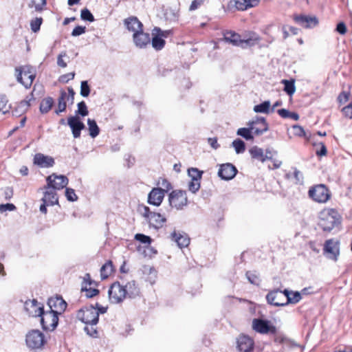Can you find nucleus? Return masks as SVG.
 Returning a JSON list of instances; mask_svg holds the SVG:
<instances>
[{
	"instance_id": "1",
	"label": "nucleus",
	"mask_w": 352,
	"mask_h": 352,
	"mask_svg": "<svg viewBox=\"0 0 352 352\" xmlns=\"http://www.w3.org/2000/svg\"><path fill=\"white\" fill-rule=\"evenodd\" d=\"M223 39L234 46L241 47L243 49L254 46L260 41V38L255 32H250L247 38H241L240 34L232 31H228L224 34Z\"/></svg>"
},
{
	"instance_id": "2",
	"label": "nucleus",
	"mask_w": 352,
	"mask_h": 352,
	"mask_svg": "<svg viewBox=\"0 0 352 352\" xmlns=\"http://www.w3.org/2000/svg\"><path fill=\"white\" fill-rule=\"evenodd\" d=\"M319 226L324 230L330 232L341 223V217L333 208L324 209L320 213Z\"/></svg>"
},
{
	"instance_id": "3",
	"label": "nucleus",
	"mask_w": 352,
	"mask_h": 352,
	"mask_svg": "<svg viewBox=\"0 0 352 352\" xmlns=\"http://www.w3.org/2000/svg\"><path fill=\"white\" fill-rule=\"evenodd\" d=\"M17 81L25 88L31 87L35 77L36 71L33 67L25 65L15 69Z\"/></svg>"
},
{
	"instance_id": "4",
	"label": "nucleus",
	"mask_w": 352,
	"mask_h": 352,
	"mask_svg": "<svg viewBox=\"0 0 352 352\" xmlns=\"http://www.w3.org/2000/svg\"><path fill=\"white\" fill-rule=\"evenodd\" d=\"M76 318L87 325H96L98 322V314L96 307L90 305L78 311Z\"/></svg>"
},
{
	"instance_id": "5",
	"label": "nucleus",
	"mask_w": 352,
	"mask_h": 352,
	"mask_svg": "<svg viewBox=\"0 0 352 352\" xmlns=\"http://www.w3.org/2000/svg\"><path fill=\"white\" fill-rule=\"evenodd\" d=\"M309 196L316 202L326 203L331 197V192L324 184H318L309 190Z\"/></svg>"
},
{
	"instance_id": "6",
	"label": "nucleus",
	"mask_w": 352,
	"mask_h": 352,
	"mask_svg": "<svg viewBox=\"0 0 352 352\" xmlns=\"http://www.w3.org/2000/svg\"><path fill=\"white\" fill-rule=\"evenodd\" d=\"M58 314L53 312L52 311H44L41 317V324L45 331H54L58 324Z\"/></svg>"
},
{
	"instance_id": "7",
	"label": "nucleus",
	"mask_w": 352,
	"mask_h": 352,
	"mask_svg": "<svg viewBox=\"0 0 352 352\" xmlns=\"http://www.w3.org/2000/svg\"><path fill=\"white\" fill-rule=\"evenodd\" d=\"M25 342L30 349H38L45 343V336L39 330H32L27 333Z\"/></svg>"
},
{
	"instance_id": "8",
	"label": "nucleus",
	"mask_w": 352,
	"mask_h": 352,
	"mask_svg": "<svg viewBox=\"0 0 352 352\" xmlns=\"http://www.w3.org/2000/svg\"><path fill=\"white\" fill-rule=\"evenodd\" d=\"M47 185L44 187L45 189L52 188L54 190H61L67 186L69 180L68 178L63 175H58L56 173H52L49 175L47 179Z\"/></svg>"
},
{
	"instance_id": "9",
	"label": "nucleus",
	"mask_w": 352,
	"mask_h": 352,
	"mask_svg": "<svg viewBox=\"0 0 352 352\" xmlns=\"http://www.w3.org/2000/svg\"><path fill=\"white\" fill-rule=\"evenodd\" d=\"M170 206L177 210L182 209L188 204L186 192L182 190L172 191L168 197Z\"/></svg>"
},
{
	"instance_id": "10",
	"label": "nucleus",
	"mask_w": 352,
	"mask_h": 352,
	"mask_svg": "<svg viewBox=\"0 0 352 352\" xmlns=\"http://www.w3.org/2000/svg\"><path fill=\"white\" fill-rule=\"evenodd\" d=\"M109 298L113 303H120L126 298V293H124V284L116 281L113 283L108 292Z\"/></svg>"
},
{
	"instance_id": "11",
	"label": "nucleus",
	"mask_w": 352,
	"mask_h": 352,
	"mask_svg": "<svg viewBox=\"0 0 352 352\" xmlns=\"http://www.w3.org/2000/svg\"><path fill=\"white\" fill-rule=\"evenodd\" d=\"M252 329L260 333L267 334L276 333V327L270 324V322L267 320H264L262 318H254L252 320Z\"/></svg>"
},
{
	"instance_id": "12",
	"label": "nucleus",
	"mask_w": 352,
	"mask_h": 352,
	"mask_svg": "<svg viewBox=\"0 0 352 352\" xmlns=\"http://www.w3.org/2000/svg\"><path fill=\"white\" fill-rule=\"evenodd\" d=\"M324 254L327 258L336 261L340 254V242L333 239L327 240L324 245Z\"/></svg>"
},
{
	"instance_id": "13",
	"label": "nucleus",
	"mask_w": 352,
	"mask_h": 352,
	"mask_svg": "<svg viewBox=\"0 0 352 352\" xmlns=\"http://www.w3.org/2000/svg\"><path fill=\"white\" fill-rule=\"evenodd\" d=\"M267 302L276 307L285 306L286 296L284 294V290L274 289L270 292L266 296Z\"/></svg>"
},
{
	"instance_id": "14",
	"label": "nucleus",
	"mask_w": 352,
	"mask_h": 352,
	"mask_svg": "<svg viewBox=\"0 0 352 352\" xmlns=\"http://www.w3.org/2000/svg\"><path fill=\"white\" fill-rule=\"evenodd\" d=\"M47 305L50 307L49 311L60 315L66 309L67 304L60 296H56L48 299Z\"/></svg>"
},
{
	"instance_id": "15",
	"label": "nucleus",
	"mask_w": 352,
	"mask_h": 352,
	"mask_svg": "<svg viewBox=\"0 0 352 352\" xmlns=\"http://www.w3.org/2000/svg\"><path fill=\"white\" fill-rule=\"evenodd\" d=\"M294 21L304 28H314L318 25V19L315 16H308L304 14L294 15L293 17Z\"/></svg>"
},
{
	"instance_id": "16",
	"label": "nucleus",
	"mask_w": 352,
	"mask_h": 352,
	"mask_svg": "<svg viewBox=\"0 0 352 352\" xmlns=\"http://www.w3.org/2000/svg\"><path fill=\"white\" fill-rule=\"evenodd\" d=\"M67 124L70 127L74 138H80L81 131L85 128V124L78 116L68 117Z\"/></svg>"
},
{
	"instance_id": "17",
	"label": "nucleus",
	"mask_w": 352,
	"mask_h": 352,
	"mask_svg": "<svg viewBox=\"0 0 352 352\" xmlns=\"http://www.w3.org/2000/svg\"><path fill=\"white\" fill-rule=\"evenodd\" d=\"M238 170L236 168L230 163L221 164L218 171V176L223 180H230L236 175Z\"/></svg>"
},
{
	"instance_id": "18",
	"label": "nucleus",
	"mask_w": 352,
	"mask_h": 352,
	"mask_svg": "<svg viewBox=\"0 0 352 352\" xmlns=\"http://www.w3.org/2000/svg\"><path fill=\"white\" fill-rule=\"evenodd\" d=\"M24 309L29 316L32 317L40 316L44 310L43 305L38 303L36 299L25 301Z\"/></svg>"
},
{
	"instance_id": "19",
	"label": "nucleus",
	"mask_w": 352,
	"mask_h": 352,
	"mask_svg": "<svg viewBox=\"0 0 352 352\" xmlns=\"http://www.w3.org/2000/svg\"><path fill=\"white\" fill-rule=\"evenodd\" d=\"M133 40L137 47L146 48L151 44V38L148 33L142 30L136 32L133 34Z\"/></svg>"
},
{
	"instance_id": "20",
	"label": "nucleus",
	"mask_w": 352,
	"mask_h": 352,
	"mask_svg": "<svg viewBox=\"0 0 352 352\" xmlns=\"http://www.w3.org/2000/svg\"><path fill=\"white\" fill-rule=\"evenodd\" d=\"M254 345V340L248 336L242 335L237 339V348L241 352H252Z\"/></svg>"
},
{
	"instance_id": "21",
	"label": "nucleus",
	"mask_w": 352,
	"mask_h": 352,
	"mask_svg": "<svg viewBox=\"0 0 352 352\" xmlns=\"http://www.w3.org/2000/svg\"><path fill=\"white\" fill-rule=\"evenodd\" d=\"M34 164L41 168H50L52 167L55 162L52 157L39 153L34 155Z\"/></svg>"
},
{
	"instance_id": "22",
	"label": "nucleus",
	"mask_w": 352,
	"mask_h": 352,
	"mask_svg": "<svg viewBox=\"0 0 352 352\" xmlns=\"http://www.w3.org/2000/svg\"><path fill=\"white\" fill-rule=\"evenodd\" d=\"M165 190L160 188H153L148 194V202L150 204L158 206L164 197Z\"/></svg>"
},
{
	"instance_id": "23",
	"label": "nucleus",
	"mask_w": 352,
	"mask_h": 352,
	"mask_svg": "<svg viewBox=\"0 0 352 352\" xmlns=\"http://www.w3.org/2000/svg\"><path fill=\"white\" fill-rule=\"evenodd\" d=\"M124 293H126V298H135L140 296V289L136 281L134 280L124 284Z\"/></svg>"
},
{
	"instance_id": "24",
	"label": "nucleus",
	"mask_w": 352,
	"mask_h": 352,
	"mask_svg": "<svg viewBox=\"0 0 352 352\" xmlns=\"http://www.w3.org/2000/svg\"><path fill=\"white\" fill-rule=\"evenodd\" d=\"M93 284H94V281L91 279L90 274L88 273L86 274L82 283L81 291L86 292L85 295L87 298H93L99 294V290L98 289L87 288V285H91Z\"/></svg>"
},
{
	"instance_id": "25",
	"label": "nucleus",
	"mask_w": 352,
	"mask_h": 352,
	"mask_svg": "<svg viewBox=\"0 0 352 352\" xmlns=\"http://www.w3.org/2000/svg\"><path fill=\"white\" fill-rule=\"evenodd\" d=\"M124 23L126 29L130 32H133V34L143 30V24L136 16H130L126 19Z\"/></svg>"
},
{
	"instance_id": "26",
	"label": "nucleus",
	"mask_w": 352,
	"mask_h": 352,
	"mask_svg": "<svg viewBox=\"0 0 352 352\" xmlns=\"http://www.w3.org/2000/svg\"><path fill=\"white\" fill-rule=\"evenodd\" d=\"M149 226L158 230L166 221V219L159 212H153L151 217L147 220Z\"/></svg>"
},
{
	"instance_id": "27",
	"label": "nucleus",
	"mask_w": 352,
	"mask_h": 352,
	"mask_svg": "<svg viewBox=\"0 0 352 352\" xmlns=\"http://www.w3.org/2000/svg\"><path fill=\"white\" fill-rule=\"evenodd\" d=\"M42 201L47 203V205L54 206L58 204V199L55 190L52 188L45 189Z\"/></svg>"
},
{
	"instance_id": "28",
	"label": "nucleus",
	"mask_w": 352,
	"mask_h": 352,
	"mask_svg": "<svg viewBox=\"0 0 352 352\" xmlns=\"http://www.w3.org/2000/svg\"><path fill=\"white\" fill-rule=\"evenodd\" d=\"M284 294L286 296V301L285 302L286 305L288 304H296L302 298L301 293L299 292H290L285 289H284Z\"/></svg>"
},
{
	"instance_id": "29",
	"label": "nucleus",
	"mask_w": 352,
	"mask_h": 352,
	"mask_svg": "<svg viewBox=\"0 0 352 352\" xmlns=\"http://www.w3.org/2000/svg\"><path fill=\"white\" fill-rule=\"evenodd\" d=\"M171 237L181 248L187 247L190 243V239L186 234H177L176 232H173L171 234Z\"/></svg>"
},
{
	"instance_id": "30",
	"label": "nucleus",
	"mask_w": 352,
	"mask_h": 352,
	"mask_svg": "<svg viewBox=\"0 0 352 352\" xmlns=\"http://www.w3.org/2000/svg\"><path fill=\"white\" fill-rule=\"evenodd\" d=\"M249 151L252 158L261 161V162L266 161V158H270V157L264 155V151L261 148L256 146L251 148Z\"/></svg>"
},
{
	"instance_id": "31",
	"label": "nucleus",
	"mask_w": 352,
	"mask_h": 352,
	"mask_svg": "<svg viewBox=\"0 0 352 352\" xmlns=\"http://www.w3.org/2000/svg\"><path fill=\"white\" fill-rule=\"evenodd\" d=\"M67 93L64 90H61L60 92V96L58 99V109L55 110V113L58 115L59 113L65 111L67 107L66 103Z\"/></svg>"
},
{
	"instance_id": "32",
	"label": "nucleus",
	"mask_w": 352,
	"mask_h": 352,
	"mask_svg": "<svg viewBox=\"0 0 352 352\" xmlns=\"http://www.w3.org/2000/svg\"><path fill=\"white\" fill-rule=\"evenodd\" d=\"M260 0H243V3L239 1H235V6L239 10H244L248 8L257 6Z\"/></svg>"
},
{
	"instance_id": "33",
	"label": "nucleus",
	"mask_w": 352,
	"mask_h": 352,
	"mask_svg": "<svg viewBox=\"0 0 352 352\" xmlns=\"http://www.w3.org/2000/svg\"><path fill=\"white\" fill-rule=\"evenodd\" d=\"M54 105V99L52 97H47L42 100L40 104V111L41 113H48Z\"/></svg>"
},
{
	"instance_id": "34",
	"label": "nucleus",
	"mask_w": 352,
	"mask_h": 352,
	"mask_svg": "<svg viewBox=\"0 0 352 352\" xmlns=\"http://www.w3.org/2000/svg\"><path fill=\"white\" fill-rule=\"evenodd\" d=\"M113 266L111 261H108L100 269V276L102 280L107 278L113 272Z\"/></svg>"
},
{
	"instance_id": "35",
	"label": "nucleus",
	"mask_w": 352,
	"mask_h": 352,
	"mask_svg": "<svg viewBox=\"0 0 352 352\" xmlns=\"http://www.w3.org/2000/svg\"><path fill=\"white\" fill-rule=\"evenodd\" d=\"M152 47L157 51L161 50L165 45V40L160 36L158 34H153V38L151 40Z\"/></svg>"
},
{
	"instance_id": "36",
	"label": "nucleus",
	"mask_w": 352,
	"mask_h": 352,
	"mask_svg": "<svg viewBox=\"0 0 352 352\" xmlns=\"http://www.w3.org/2000/svg\"><path fill=\"white\" fill-rule=\"evenodd\" d=\"M88 129L89 131V135L94 138L98 136L100 133V129L95 120L89 118L87 120Z\"/></svg>"
},
{
	"instance_id": "37",
	"label": "nucleus",
	"mask_w": 352,
	"mask_h": 352,
	"mask_svg": "<svg viewBox=\"0 0 352 352\" xmlns=\"http://www.w3.org/2000/svg\"><path fill=\"white\" fill-rule=\"evenodd\" d=\"M277 112L283 118H291L294 120H298L299 119V115L297 113L291 112L286 109H280Z\"/></svg>"
},
{
	"instance_id": "38",
	"label": "nucleus",
	"mask_w": 352,
	"mask_h": 352,
	"mask_svg": "<svg viewBox=\"0 0 352 352\" xmlns=\"http://www.w3.org/2000/svg\"><path fill=\"white\" fill-rule=\"evenodd\" d=\"M253 109L256 113H268L270 110V102L269 100L264 101L255 105Z\"/></svg>"
},
{
	"instance_id": "39",
	"label": "nucleus",
	"mask_w": 352,
	"mask_h": 352,
	"mask_svg": "<svg viewBox=\"0 0 352 352\" xmlns=\"http://www.w3.org/2000/svg\"><path fill=\"white\" fill-rule=\"evenodd\" d=\"M34 99V98L33 93H31L29 96H28L25 98V99L21 100L18 105V108L20 109V112H25L30 106V101Z\"/></svg>"
},
{
	"instance_id": "40",
	"label": "nucleus",
	"mask_w": 352,
	"mask_h": 352,
	"mask_svg": "<svg viewBox=\"0 0 352 352\" xmlns=\"http://www.w3.org/2000/svg\"><path fill=\"white\" fill-rule=\"evenodd\" d=\"M236 134L248 141H251L254 139L251 128H239L236 131Z\"/></svg>"
},
{
	"instance_id": "41",
	"label": "nucleus",
	"mask_w": 352,
	"mask_h": 352,
	"mask_svg": "<svg viewBox=\"0 0 352 352\" xmlns=\"http://www.w3.org/2000/svg\"><path fill=\"white\" fill-rule=\"evenodd\" d=\"M245 276L251 284H253L256 286H258L260 285L261 279L259 277V274L256 272L248 271L245 274Z\"/></svg>"
},
{
	"instance_id": "42",
	"label": "nucleus",
	"mask_w": 352,
	"mask_h": 352,
	"mask_svg": "<svg viewBox=\"0 0 352 352\" xmlns=\"http://www.w3.org/2000/svg\"><path fill=\"white\" fill-rule=\"evenodd\" d=\"M282 83L284 85V91L289 95L292 96L296 91L294 80H283Z\"/></svg>"
},
{
	"instance_id": "43",
	"label": "nucleus",
	"mask_w": 352,
	"mask_h": 352,
	"mask_svg": "<svg viewBox=\"0 0 352 352\" xmlns=\"http://www.w3.org/2000/svg\"><path fill=\"white\" fill-rule=\"evenodd\" d=\"M188 173L189 177H190L191 180H201L203 171L199 170L197 168H190L188 170Z\"/></svg>"
},
{
	"instance_id": "44",
	"label": "nucleus",
	"mask_w": 352,
	"mask_h": 352,
	"mask_svg": "<svg viewBox=\"0 0 352 352\" xmlns=\"http://www.w3.org/2000/svg\"><path fill=\"white\" fill-rule=\"evenodd\" d=\"M232 146L237 154L243 153L245 150V144L241 139H236L232 142Z\"/></svg>"
},
{
	"instance_id": "45",
	"label": "nucleus",
	"mask_w": 352,
	"mask_h": 352,
	"mask_svg": "<svg viewBox=\"0 0 352 352\" xmlns=\"http://www.w3.org/2000/svg\"><path fill=\"white\" fill-rule=\"evenodd\" d=\"M8 100L6 95L0 94V112L6 113L8 111L10 108V105H8Z\"/></svg>"
},
{
	"instance_id": "46",
	"label": "nucleus",
	"mask_w": 352,
	"mask_h": 352,
	"mask_svg": "<svg viewBox=\"0 0 352 352\" xmlns=\"http://www.w3.org/2000/svg\"><path fill=\"white\" fill-rule=\"evenodd\" d=\"M43 23V19L41 17H36L30 21V28L33 32H37Z\"/></svg>"
},
{
	"instance_id": "47",
	"label": "nucleus",
	"mask_w": 352,
	"mask_h": 352,
	"mask_svg": "<svg viewBox=\"0 0 352 352\" xmlns=\"http://www.w3.org/2000/svg\"><path fill=\"white\" fill-rule=\"evenodd\" d=\"M350 96L349 91H343L339 94L337 101L340 105H342L349 101Z\"/></svg>"
},
{
	"instance_id": "48",
	"label": "nucleus",
	"mask_w": 352,
	"mask_h": 352,
	"mask_svg": "<svg viewBox=\"0 0 352 352\" xmlns=\"http://www.w3.org/2000/svg\"><path fill=\"white\" fill-rule=\"evenodd\" d=\"M76 114H79L82 117L88 115L89 111L86 103L84 101H81L78 103V110L76 111Z\"/></svg>"
},
{
	"instance_id": "49",
	"label": "nucleus",
	"mask_w": 352,
	"mask_h": 352,
	"mask_svg": "<svg viewBox=\"0 0 352 352\" xmlns=\"http://www.w3.org/2000/svg\"><path fill=\"white\" fill-rule=\"evenodd\" d=\"M90 87L87 80H83L80 83V95L82 97H87L90 94Z\"/></svg>"
},
{
	"instance_id": "50",
	"label": "nucleus",
	"mask_w": 352,
	"mask_h": 352,
	"mask_svg": "<svg viewBox=\"0 0 352 352\" xmlns=\"http://www.w3.org/2000/svg\"><path fill=\"white\" fill-rule=\"evenodd\" d=\"M80 17L82 20L87 21L89 22H93L95 19L91 12L87 8L81 10Z\"/></svg>"
},
{
	"instance_id": "51",
	"label": "nucleus",
	"mask_w": 352,
	"mask_h": 352,
	"mask_svg": "<svg viewBox=\"0 0 352 352\" xmlns=\"http://www.w3.org/2000/svg\"><path fill=\"white\" fill-rule=\"evenodd\" d=\"M170 33V30H162L158 27H155L152 31V34H158L162 38H167Z\"/></svg>"
},
{
	"instance_id": "52",
	"label": "nucleus",
	"mask_w": 352,
	"mask_h": 352,
	"mask_svg": "<svg viewBox=\"0 0 352 352\" xmlns=\"http://www.w3.org/2000/svg\"><path fill=\"white\" fill-rule=\"evenodd\" d=\"M135 239L144 244H150L152 241L150 236L140 233L135 235Z\"/></svg>"
},
{
	"instance_id": "53",
	"label": "nucleus",
	"mask_w": 352,
	"mask_h": 352,
	"mask_svg": "<svg viewBox=\"0 0 352 352\" xmlns=\"http://www.w3.org/2000/svg\"><path fill=\"white\" fill-rule=\"evenodd\" d=\"M65 196L67 199L69 201H75L78 199V196L76 195L74 190L72 188H66Z\"/></svg>"
},
{
	"instance_id": "54",
	"label": "nucleus",
	"mask_w": 352,
	"mask_h": 352,
	"mask_svg": "<svg viewBox=\"0 0 352 352\" xmlns=\"http://www.w3.org/2000/svg\"><path fill=\"white\" fill-rule=\"evenodd\" d=\"M200 188V180H191L188 184V190L192 193H196Z\"/></svg>"
},
{
	"instance_id": "55",
	"label": "nucleus",
	"mask_w": 352,
	"mask_h": 352,
	"mask_svg": "<svg viewBox=\"0 0 352 352\" xmlns=\"http://www.w3.org/2000/svg\"><path fill=\"white\" fill-rule=\"evenodd\" d=\"M341 111L343 113L344 117L351 119L352 118V102H351L348 105L344 107L341 109Z\"/></svg>"
},
{
	"instance_id": "56",
	"label": "nucleus",
	"mask_w": 352,
	"mask_h": 352,
	"mask_svg": "<svg viewBox=\"0 0 352 352\" xmlns=\"http://www.w3.org/2000/svg\"><path fill=\"white\" fill-rule=\"evenodd\" d=\"M32 2L34 4L36 11L41 12L46 5L47 0H32Z\"/></svg>"
},
{
	"instance_id": "57",
	"label": "nucleus",
	"mask_w": 352,
	"mask_h": 352,
	"mask_svg": "<svg viewBox=\"0 0 352 352\" xmlns=\"http://www.w3.org/2000/svg\"><path fill=\"white\" fill-rule=\"evenodd\" d=\"M94 325H86L84 328V331L90 336L93 338H96L98 336V331L94 327Z\"/></svg>"
},
{
	"instance_id": "58",
	"label": "nucleus",
	"mask_w": 352,
	"mask_h": 352,
	"mask_svg": "<svg viewBox=\"0 0 352 352\" xmlns=\"http://www.w3.org/2000/svg\"><path fill=\"white\" fill-rule=\"evenodd\" d=\"M294 135L298 137L305 136L304 129L300 125H294L292 126Z\"/></svg>"
},
{
	"instance_id": "59",
	"label": "nucleus",
	"mask_w": 352,
	"mask_h": 352,
	"mask_svg": "<svg viewBox=\"0 0 352 352\" xmlns=\"http://www.w3.org/2000/svg\"><path fill=\"white\" fill-rule=\"evenodd\" d=\"M86 28L85 26L78 25L73 30L71 34L72 36H78L84 34Z\"/></svg>"
},
{
	"instance_id": "60",
	"label": "nucleus",
	"mask_w": 352,
	"mask_h": 352,
	"mask_svg": "<svg viewBox=\"0 0 352 352\" xmlns=\"http://www.w3.org/2000/svg\"><path fill=\"white\" fill-rule=\"evenodd\" d=\"M206 0H193L190 6L189 10L193 11L198 9Z\"/></svg>"
},
{
	"instance_id": "61",
	"label": "nucleus",
	"mask_w": 352,
	"mask_h": 352,
	"mask_svg": "<svg viewBox=\"0 0 352 352\" xmlns=\"http://www.w3.org/2000/svg\"><path fill=\"white\" fill-rule=\"evenodd\" d=\"M16 209V206L13 204H6L0 205V212H3L7 210L13 211Z\"/></svg>"
},
{
	"instance_id": "62",
	"label": "nucleus",
	"mask_w": 352,
	"mask_h": 352,
	"mask_svg": "<svg viewBox=\"0 0 352 352\" xmlns=\"http://www.w3.org/2000/svg\"><path fill=\"white\" fill-rule=\"evenodd\" d=\"M269 130L268 124L261 125V128H255L253 130L256 135H261Z\"/></svg>"
},
{
	"instance_id": "63",
	"label": "nucleus",
	"mask_w": 352,
	"mask_h": 352,
	"mask_svg": "<svg viewBox=\"0 0 352 352\" xmlns=\"http://www.w3.org/2000/svg\"><path fill=\"white\" fill-rule=\"evenodd\" d=\"M74 76H75V73L74 72H70V73L62 75L60 77L59 80L60 82H62L66 83L69 80L74 79Z\"/></svg>"
},
{
	"instance_id": "64",
	"label": "nucleus",
	"mask_w": 352,
	"mask_h": 352,
	"mask_svg": "<svg viewBox=\"0 0 352 352\" xmlns=\"http://www.w3.org/2000/svg\"><path fill=\"white\" fill-rule=\"evenodd\" d=\"M336 30L340 34L344 35L346 32V26L344 22H340L337 24Z\"/></svg>"
}]
</instances>
